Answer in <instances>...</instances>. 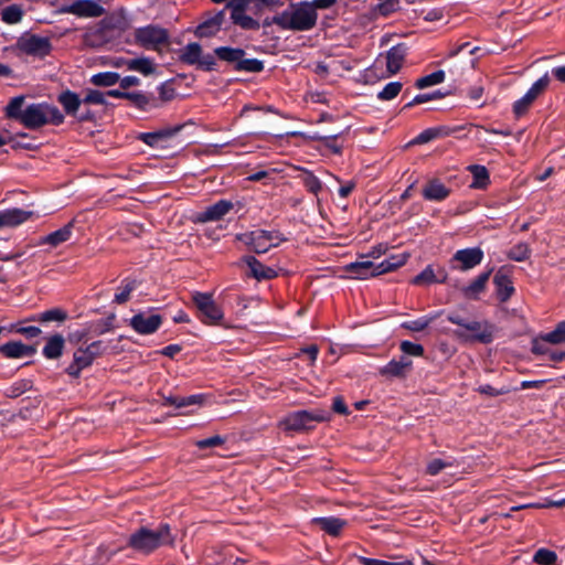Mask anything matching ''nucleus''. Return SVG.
Returning a JSON list of instances; mask_svg holds the SVG:
<instances>
[{
	"mask_svg": "<svg viewBox=\"0 0 565 565\" xmlns=\"http://www.w3.org/2000/svg\"><path fill=\"white\" fill-rule=\"evenodd\" d=\"M447 321L460 327L454 332L457 339L465 342H479L489 344L495 338V324L488 320H471L461 313L454 311L447 315Z\"/></svg>",
	"mask_w": 565,
	"mask_h": 565,
	"instance_id": "nucleus-1",
	"label": "nucleus"
},
{
	"mask_svg": "<svg viewBox=\"0 0 565 565\" xmlns=\"http://www.w3.org/2000/svg\"><path fill=\"white\" fill-rule=\"evenodd\" d=\"M174 536L169 523H160L156 531L140 527L132 532L127 546L142 553H151L162 545H173Z\"/></svg>",
	"mask_w": 565,
	"mask_h": 565,
	"instance_id": "nucleus-2",
	"label": "nucleus"
},
{
	"mask_svg": "<svg viewBox=\"0 0 565 565\" xmlns=\"http://www.w3.org/2000/svg\"><path fill=\"white\" fill-rule=\"evenodd\" d=\"M291 12L276 14L273 22L282 30L308 31L315 28L318 14L310 1L290 3Z\"/></svg>",
	"mask_w": 565,
	"mask_h": 565,
	"instance_id": "nucleus-3",
	"label": "nucleus"
},
{
	"mask_svg": "<svg viewBox=\"0 0 565 565\" xmlns=\"http://www.w3.org/2000/svg\"><path fill=\"white\" fill-rule=\"evenodd\" d=\"M330 419L331 413L328 409H298L287 413L280 425L286 431L302 433L313 429L318 423L329 422Z\"/></svg>",
	"mask_w": 565,
	"mask_h": 565,
	"instance_id": "nucleus-4",
	"label": "nucleus"
},
{
	"mask_svg": "<svg viewBox=\"0 0 565 565\" xmlns=\"http://www.w3.org/2000/svg\"><path fill=\"white\" fill-rule=\"evenodd\" d=\"M236 241L245 244L249 252L265 254L271 248H277L280 243L287 242L288 237L278 230L257 228L237 234Z\"/></svg>",
	"mask_w": 565,
	"mask_h": 565,
	"instance_id": "nucleus-5",
	"label": "nucleus"
},
{
	"mask_svg": "<svg viewBox=\"0 0 565 565\" xmlns=\"http://www.w3.org/2000/svg\"><path fill=\"white\" fill-rule=\"evenodd\" d=\"M180 78L182 77L173 76L171 79L161 83L158 87L159 96L141 90V111L152 113L159 110L174 98L185 96L186 93H182L177 87V82Z\"/></svg>",
	"mask_w": 565,
	"mask_h": 565,
	"instance_id": "nucleus-6",
	"label": "nucleus"
},
{
	"mask_svg": "<svg viewBox=\"0 0 565 565\" xmlns=\"http://www.w3.org/2000/svg\"><path fill=\"white\" fill-rule=\"evenodd\" d=\"M56 102L62 106L64 115L75 118L78 122H93L96 114L89 108H83V97L70 88L57 93Z\"/></svg>",
	"mask_w": 565,
	"mask_h": 565,
	"instance_id": "nucleus-7",
	"label": "nucleus"
},
{
	"mask_svg": "<svg viewBox=\"0 0 565 565\" xmlns=\"http://www.w3.org/2000/svg\"><path fill=\"white\" fill-rule=\"evenodd\" d=\"M192 302L198 309V317L202 323L209 326H220L224 321V310L216 305L213 294L194 292Z\"/></svg>",
	"mask_w": 565,
	"mask_h": 565,
	"instance_id": "nucleus-8",
	"label": "nucleus"
},
{
	"mask_svg": "<svg viewBox=\"0 0 565 565\" xmlns=\"http://www.w3.org/2000/svg\"><path fill=\"white\" fill-rule=\"evenodd\" d=\"M550 85V76L548 73H545L540 77L536 82L532 84V86L527 89V92L523 95L522 98L516 99L512 104V113L515 118H522L525 114L529 113L531 107L534 105L537 98L543 96L545 92L548 89Z\"/></svg>",
	"mask_w": 565,
	"mask_h": 565,
	"instance_id": "nucleus-9",
	"label": "nucleus"
},
{
	"mask_svg": "<svg viewBox=\"0 0 565 565\" xmlns=\"http://www.w3.org/2000/svg\"><path fill=\"white\" fill-rule=\"evenodd\" d=\"M214 54L223 61L236 63V71H263L264 62L257 58H244L245 51L241 47L218 46Z\"/></svg>",
	"mask_w": 565,
	"mask_h": 565,
	"instance_id": "nucleus-10",
	"label": "nucleus"
},
{
	"mask_svg": "<svg viewBox=\"0 0 565 565\" xmlns=\"http://www.w3.org/2000/svg\"><path fill=\"white\" fill-rule=\"evenodd\" d=\"M134 38L136 43L151 50H160V46L168 45L170 41L169 32L158 25L138 28L134 32Z\"/></svg>",
	"mask_w": 565,
	"mask_h": 565,
	"instance_id": "nucleus-11",
	"label": "nucleus"
},
{
	"mask_svg": "<svg viewBox=\"0 0 565 565\" xmlns=\"http://www.w3.org/2000/svg\"><path fill=\"white\" fill-rule=\"evenodd\" d=\"M24 96H17L10 100L6 107V116L10 119L18 120L24 127L35 128V104H30L24 107Z\"/></svg>",
	"mask_w": 565,
	"mask_h": 565,
	"instance_id": "nucleus-12",
	"label": "nucleus"
},
{
	"mask_svg": "<svg viewBox=\"0 0 565 565\" xmlns=\"http://www.w3.org/2000/svg\"><path fill=\"white\" fill-rule=\"evenodd\" d=\"M483 252L480 247L465 248L457 250L450 259L451 268L458 270H470L482 264Z\"/></svg>",
	"mask_w": 565,
	"mask_h": 565,
	"instance_id": "nucleus-13",
	"label": "nucleus"
},
{
	"mask_svg": "<svg viewBox=\"0 0 565 565\" xmlns=\"http://www.w3.org/2000/svg\"><path fill=\"white\" fill-rule=\"evenodd\" d=\"M60 12L74 14L79 18H97L105 13V9L95 0H76L62 6Z\"/></svg>",
	"mask_w": 565,
	"mask_h": 565,
	"instance_id": "nucleus-14",
	"label": "nucleus"
},
{
	"mask_svg": "<svg viewBox=\"0 0 565 565\" xmlns=\"http://www.w3.org/2000/svg\"><path fill=\"white\" fill-rule=\"evenodd\" d=\"M184 128L183 125L167 127L154 131H142L137 135V140L152 148H164L169 140Z\"/></svg>",
	"mask_w": 565,
	"mask_h": 565,
	"instance_id": "nucleus-15",
	"label": "nucleus"
},
{
	"mask_svg": "<svg viewBox=\"0 0 565 565\" xmlns=\"http://www.w3.org/2000/svg\"><path fill=\"white\" fill-rule=\"evenodd\" d=\"M162 323V316L159 313L147 315L138 312L130 319L132 329L142 335L153 334Z\"/></svg>",
	"mask_w": 565,
	"mask_h": 565,
	"instance_id": "nucleus-16",
	"label": "nucleus"
},
{
	"mask_svg": "<svg viewBox=\"0 0 565 565\" xmlns=\"http://www.w3.org/2000/svg\"><path fill=\"white\" fill-rule=\"evenodd\" d=\"M242 262H244V264L249 268V277L258 281L277 278V271L275 268L263 265L262 260L253 255L243 256Z\"/></svg>",
	"mask_w": 565,
	"mask_h": 565,
	"instance_id": "nucleus-17",
	"label": "nucleus"
},
{
	"mask_svg": "<svg viewBox=\"0 0 565 565\" xmlns=\"http://www.w3.org/2000/svg\"><path fill=\"white\" fill-rule=\"evenodd\" d=\"M493 285L495 296L501 302H507L515 294L513 281L504 268H500L495 271Z\"/></svg>",
	"mask_w": 565,
	"mask_h": 565,
	"instance_id": "nucleus-18",
	"label": "nucleus"
},
{
	"mask_svg": "<svg viewBox=\"0 0 565 565\" xmlns=\"http://www.w3.org/2000/svg\"><path fill=\"white\" fill-rule=\"evenodd\" d=\"M234 209V203L230 200H218L198 215L201 223L217 222Z\"/></svg>",
	"mask_w": 565,
	"mask_h": 565,
	"instance_id": "nucleus-19",
	"label": "nucleus"
},
{
	"mask_svg": "<svg viewBox=\"0 0 565 565\" xmlns=\"http://www.w3.org/2000/svg\"><path fill=\"white\" fill-rule=\"evenodd\" d=\"M448 279V273L445 267L428 265L416 277L413 278L414 285L445 284Z\"/></svg>",
	"mask_w": 565,
	"mask_h": 565,
	"instance_id": "nucleus-20",
	"label": "nucleus"
},
{
	"mask_svg": "<svg viewBox=\"0 0 565 565\" xmlns=\"http://www.w3.org/2000/svg\"><path fill=\"white\" fill-rule=\"evenodd\" d=\"M65 115L55 105L38 104V127L43 125L60 126L64 122Z\"/></svg>",
	"mask_w": 565,
	"mask_h": 565,
	"instance_id": "nucleus-21",
	"label": "nucleus"
},
{
	"mask_svg": "<svg viewBox=\"0 0 565 565\" xmlns=\"http://www.w3.org/2000/svg\"><path fill=\"white\" fill-rule=\"evenodd\" d=\"M379 264L373 263V260H356L347 266V271L351 274L354 279H367L371 277H379L381 271L377 268Z\"/></svg>",
	"mask_w": 565,
	"mask_h": 565,
	"instance_id": "nucleus-22",
	"label": "nucleus"
},
{
	"mask_svg": "<svg viewBox=\"0 0 565 565\" xmlns=\"http://www.w3.org/2000/svg\"><path fill=\"white\" fill-rule=\"evenodd\" d=\"M93 363L94 360L85 349L81 347L73 353V362L65 369L66 374L72 379H78L81 377L83 370L89 367Z\"/></svg>",
	"mask_w": 565,
	"mask_h": 565,
	"instance_id": "nucleus-23",
	"label": "nucleus"
},
{
	"mask_svg": "<svg viewBox=\"0 0 565 565\" xmlns=\"http://www.w3.org/2000/svg\"><path fill=\"white\" fill-rule=\"evenodd\" d=\"M225 19V10L218 11L214 13L212 17L205 19L200 22L195 34L201 39V36H212L217 33L223 26Z\"/></svg>",
	"mask_w": 565,
	"mask_h": 565,
	"instance_id": "nucleus-24",
	"label": "nucleus"
},
{
	"mask_svg": "<svg viewBox=\"0 0 565 565\" xmlns=\"http://www.w3.org/2000/svg\"><path fill=\"white\" fill-rule=\"evenodd\" d=\"M493 268L480 273L476 279L469 282V285L461 288L462 295L468 299H479L481 292L486 290L487 282L489 281Z\"/></svg>",
	"mask_w": 565,
	"mask_h": 565,
	"instance_id": "nucleus-25",
	"label": "nucleus"
},
{
	"mask_svg": "<svg viewBox=\"0 0 565 565\" xmlns=\"http://www.w3.org/2000/svg\"><path fill=\"white\" fill-rule=\"evenodd\" d=\"M32 216L31 211L22 209H9L0 211V230L4 227L18 226Z\"/></svg>",
	"mask_w": 565,
	"mask_h": 565,
	"instance_id": "nucleus-26",
	"label": "nucleus"
},
{
	"mask_svg": "<svg viewBox=\"0 0 565 565\" xmlns=\"http://www.w3.org/2000/svg\"><path fill=\"white\" fill-rule=\"evenodd\" d=\"M317 527L331 536H339L348 524V521L337 516L315 518L312 520Z\"/></svg>",
	"mask_w": 565,
	"mask_h": 565,
	"instance_id": "nucleus-27",
	"label": "nucleus"
},
{
	"mask_svg": "<svg viewBox=\"0 0 565 565\" xmlns=\"http://www.w3.org/2000/svg\"><path fill=\"white\" fill-rule=\"evenodd\" d=\"M73 223H68L61 228L51 232L49 235L38 239V246L49 245L51 248H56L57 245L70 241L72 236Z\"/></svg>",
	"mask_w": 565,
	"mask_h": 565,
	"instance_id": "nucleus-28",
	"label": "nucleus"
},
{
	"mask_svg": "<svg viewBox=\"0 0 565 565\" xmlns=\"http://www.w3.org/2000/svg\"><path fill=\"white\" fill-rule=\"evenodd\" d=\"M422 195L428 201H444L450 195V189L438 179H433L422 190Z\"/></svg>",
	"mask_w": 565,
	"mask_h": 565,
	"instance_id": "nucleus-29",
	"label": "nucleus"
},
{
	"mask_svg": "<svg viewBox=\"0 0 565 565\" xmlns=\"http://www.w3.org/2000/svg\"><path fill=\"white\" fill-rule=\"evenodd\" d=\"M34 349L32 345L23 344L20 341H11L0 345V353L9 359H23L31 356Z\"/></svg>",
	"mask_w": 565,
	"mask_h": 565,
	"instance_id": "nucleus-30",
	"label": "nucleus"
},
{
	"mask_svg": "<svg viewBox=\"0 0 565 565\" xmlns=\"http://www.w3.org/2000/svg\"><path fill=\"white\" fill-rule=\"evenodd\" d=\"M65 348V339L62 334H54L46 339L42 355L46 359H57L63 354Z\"/></svg>",
	"mask_w": 565,
	"mask_h": 565,
	"instance_id": "nucleus-31",
	"label": "nucleus"
},
{
	"mask_svg": "<svg viewBox=\"0 0 565 565\" xmlns=\"http://www.w3.org/2000/svg\"><path fill=\"white\" fill-rule=\"evenodd\" d=\"M343 134L344 130L332 135L313 132L312 135H309V139L321 142L331 153L340 156L342 153V145L339 143L338 140Z\"/></svg>",
	"mask_w": 565,
	"mask_h": 565,
	"instance_id": "nucleus-32",
	"label": "nucleus"
},
{
	"mask_svg": "<svg viewBox=\"0 0 565 565\" xmlns=\"http://www.w3.org/2000/svg\"><path fill=\"white\" fill-rule=\"evenodd\" d=\"M106 97L127 99L130 102L136 109L141 111V90H124L121 87L119 88H110L105 93Z\"/></svg>",
	"mask_w": 565,
	"mask_h": 565,
	"instance_id": "nucleus-33",
	"label": "nucleus"
},
{
	"mask_svg": "<svg viewBox=\"0 0 565 565\" xmlns=\"http://www.w3.org/2000/svg\"><path fill=\"white\" fill-rule=\"evenodd\" d=\"M456 130L457 129H455V128H449V127H445V126L427 128V129L420 131L416 136V139L414 140V142L415 143L430 142L431 140L444 138V136H448V135L455 132Z\"/></svg>",
	"mask_w": 565,
	"mask_h": 565,
	"instance_id": "nucleus-34",
	"label": "nucleus"
},
{
	"mask_svg": "<svg viewBox=\"0 0 565 565\" xmlns=\"http://www.w3.org/2000/svg\"><path fill=\"white\" fill-rule=\"evenodd\" d=\"M103 31H125L128 28V20L122 13H110L99 23Z\"/></svg>",
	"mask_w": 565,
	"mask_h": 565,
	"instance_id": "nucleus-35",
	"label": "nucleus"
},
{
	"mask_svg": "<svg viewBox=\"0 0 565 565\" xmlns=\"http://www.w3.org/2000/svg\"><path fill=\"white\" fill-rule=\"evenodd\" d=\"M386 71H401L405 62V49L402 45L392 46L385 57Z\"/></svg>",
	"mask_w": 565,
	"mask_h": 565,
	"instance_id": "nucleus-36",
	"label": "nucleus"
},
{
	"mask_svg": "<svg viewBox=\"0 0 565 565\" xmlns=\"http://www.w3.org/2000/svg\"><path fill=\"white\" fill-rule=\"evenodd\" d=\"M468 170L472 174L471 188L486 189L490 184V173L486 167L475 164L470 166Z\"/></svg>",
	"mask_w": 565,
	"mask_h": 565,
	"instance_id": "nucleus-37",
	"label": "nucleus"
},
{
	"mask_svg": "<svg viewBox=\"0 0 565 565\" xmlns=\"http://www.w3.org/2000/svg\"><path fill=\"white\" fill-rule=\"evenodd\" d=\"M482 52V49L479 46H471L469 43H463L459 45L454 54V56L459 58L468 60V67L476 68L478 54Z\"/></svg>",
	"mask_w": 565,
	"mask_h": 565,
	"instance_id": "nucleus-38",
	"label": "nucleus"
},
{
	"mask_svg": "<svg viewBox=\"0 0 565 565\" xmlns=\"http://www.w3.org/2000/svg\"><path fill=\"white\" fill-rule=\"evenodd\" d=\"M68 319V312L62 308H52L38 315V322L49 324L52 322L63 323Z\"/></svg>",
	"mask_w": 565,
	"mask_h": 565,
	"instance_id": "nucleus-39",
	"label": "nucleus"
},
{
	"mask_svg": "<svg viewBox=\"0 0 565 565\" xmlns=\"http://www.w3.org/2000/svg\"><path fill=\"white\" fill-rule=\"evenodd\" d=\"M458 467V462L454 457H446L445 459H439V457H436L435 459H431L427 466H426V475L430 477L438 476L441 470L445 468H452Z\"/></svg>",
	"mask_w": 565,
	"mask_h": 565,
	"instance_id": "nucleus-40",
	"label": "nucleus"
},
{
	"mask_svg": "<svg viewBox=\"0 0 565 565\" xmlns=\"http://www.w3.org/2000/svg\"><path fill=\"white\" fill-rule=\"evenodd\" d=\"M407 258V254L391 255L390 257L380 262V264L377 265V271H381V274L393 271L404 266V264H406Z\"/></svg>",
	"mask_w": 565,
	"mask_h": 565,
	"instance_id": "nucleus-41",
	"label": "nucleus"
},
{
	"mask_svg": "<svg viewBox=\"0 0 565 565\" xmlns=\"http://www.w3.org/2000/svg\"><path fill=\"white\" fill-rule=\"evenodd\" d=\"M139 281L130 278L121 280V285L118 287V292L114 297V301L117 303H124L130 299L132 291L139 286Z\"/></svg>",
	"mask_w": 565,
	"mask_h": 565,
	"instance_id": "nucleus-42",
	"label": "nucleus"
},
{
	"mask_svg": "<svg viewBox=\"0 0 565 565\" xmlns=\"http://www.w3.org/2000/svg\"><path fill=\"white\" fill-rule=\"evenodd\" d=\"M440 312H435L429 316H422L417 320L405 321L402 323V328L408 330L409 332H423L427 327H429L435 319L438 318Z\"/></svg>",
	"mask_w": 565,
	"mask_h": 565,
	"instance_id": "nucleus-43",
	"label": "nucleus"
},
{
	"mask_svg": "<svg viewBox=\"0 0 565 565\" xmlns=\"http://www.w3.org/2000/svg\"><path fill=\"white\" fill-rule=\"evenodd\" d=\"M447 90H443L440 88L433 90L431 93H419L416 97H414L411 102L406 103L404 109H409L418 104H424L431 100H437L445 98L447 96Z\"/></svg>",
	"mask_w": 565,
	"mask_h": 565,
	"instance_id": "nucleus-44",
	"label": "nucleus"
},
{
	"mask_svg": "<svg viewBox=\"0 0 565 565\" xmlns=\"http://www.w3.org/2000/svg\"><path fill=\"white\" fill-rule=\"evenodd\" d=\"M380 375L386 379H406L404 370L398 360H391L387 364L381 366Z\"/></svg>",
	"mask_w": 565,
	"mask_h": 565,
	"instance_id": "nucleus-45",
	"label": "nucleus"
},
{
	"mask_svg": "<svg viewBox=\"0 0 565 565\" xmlns=\"http://www.w3.org/2000/svg\"><path fill=\"white\" fill-rule=\"evenodd\" d=\"M83 107L87 105H106L105 93L96 88H86L82 96Z\"/></svg>",
	"mask_w": 565,
	"mask_h": 565,
	"instance_id": "nucleus-46",
	"label": "nucleus"
},
{
	"mask_svg": "<svg viewBox=\"0 0 565 565\" xmlns=\"http://www.w3.org/2000/svg\"><path fill=\"white\" fill-rule=\"evenodd\" d=\"M120 73H95L90 77V83L95 86L110 87L119 83Z\"/></svg>",
	"mask_w": 565,
	"mask_h": 565,
	"instance_id": "nucleus-47",
	"label": "nucleus"
},
{
	"mask_svg": "<svg viewBox=\"0 0 565 565\" xmlns=\"http://www.w3.org/2000/svg\"><path fill=\"white\" fill-rule=\"evenodd\" d=\"M557 561V553L545 547L536 550L533 555V562L539 565H555Z\"/></svg>",
	"mask_w": 565,
	"mask_h": 565,
	"instance_id": "nucleus-48",
	"label": "nucleus"
},
{
	"mask_svg": "<svg viewBox=\"0 0 565 565\" xmlns=\"http://www.w3.org/2000/svg\"><path fill=\"white\" fill-rule=\"evenodd\" d=\"M201 46L199 43H189L184 46L181 61L185 64L193 65L200 62Z\"/></svg>",
	"mask_w": 565,
	"mask_h": 565,
	"instance_id": "nucleus-49",
	"label": "nucleus"
},
{
	"mask_svg": "<svg viewBox=\"0 0 565 565\" xmlns=\"http://www.w3.org/2000/svg\"><path fill=\"white\" fill-rule=\"evenodd\" d=\"M532 254L530 245L524 242H520L513 245L508 252V258L516 262L527 259Z\"/></svg>",
	"mask_w": 565,
	"mask_h": 565,
	"instance_id": "nucleus-50",
	"label": "nucleus"
},
{
	"mask_svg": "<svg viewBox=\"0 0 565 565\" xmlns=\"http://www.w3.org/2000/svg\"><path fill=\"white\" fill-rule=\"evenodd\" d=\"M302 184L305 185L307 191L309 193H312L313 195H318L322 190V182L316 174H313L312 171L309 170H305L303 172Z\"/></svg>",
	"mask_w": 565,
	"mask_h": 565,
	"instance_id": "nucleus-51",
	"label": "nucleus"
},
{
	"mask_svg": "<svg viewBox=\"0 0 565 565\" xmlns=\"http://www.w3.org/2000/svg\"><path fill=\"white\" fill-rule=\"evenodd\" d=\"M231 18L236 25L244 30H257L259 28V22L250 15L245 14V12L231 14Z\"/></svg>",
	"mask_w": 565,
	"mask_h": 565,
	"instance_id": "nucleus-52",
	"label": "nucleus"
},
{
	"mask_svg": "<svg viewBox=\"0 0 565 565\" xmlns=\"http://www.w3.org/2000/svg\"><path fill=\"white\" fill-rule=\"evenodd\" d=\"M403 84L401 82H391L386 84L379 93L377 99L380 100H392L402 90Z\"/></svg>",
	"mask_w": 565,
	"mask_h": 565,
	"instance_id": "nucleus-53",
	"label": "nucleus"
},
{
	"mask_svg": "<svg viewBox=\"0 0 565 565\" xmlns=\"http://www.w3.org/2000/svg\"><path fill=\"white\" fill-rule=\"evenodd\" d=\"M445 82V73H429L428 75L419 77L415 86L419 89L429 86L438 85Z\"/></svg>",
	"mask_w": 565,
	"mask_h": 565,
	"instance_id": "nucleus-54",
	"label": "nucleus"
},
{
	"mask_svg": "<svg viewBox=\"0 0 565 565\" xmlns=\"http://www.w3.org/2000/svg\"><path fill=\"white\" fill-rule=\"evenodd\" d=\"M399 350L405 355H409V356H424L425 355V349H424L423 344L412 342L409 340L401 341Z\"/></svg>",
	"mask_w": 565,
	"mask_h": 565,
	"instance_id": "nucleus-55",
	"label": "nucleus"
},
{
	"mask_svg": "<svg viewBox=\"0 0 565 565\" xmlns=\"http://www.w3.org/2000/svg\"><path fill=\"white\" fill-rule=\"evenodd\" d=\"M22 15L23 11L17 4L9 6L1 12L2 20L9 24L18 23L22 19Z\"/></svg>",
	"mask_w": 565,
	"mask_h": 565,
	"instance_id": "nucleus-56",
	"label": "nucleus"
},
{
	"mask_svg": "<svg viewBox=\"0 0 565 565\" xmlns=\"http://www.w3.org/2000/svg\"><path fill=\"white\" fill-rule=\"evenodd\" d=\"M544 340L553 344L565 342V320L558 322L555 329L545 333Z\"/></svg>",
	"mask_w": 565,
	"mask_h": 565,
	"instance_id": "nucleus-57",
	"label": "nucleus"
},
{
	"mask_svg": "<svg viewBox=\"0 0 565 565\" xmlns=\"http://www.w3.org/2000/svg\"><path fill=\"white\" fill-rule=\"evenodd\" d=\"M17 49L24 54L33 55L35 53V35L24 34L17 43Z\"/></svg>",
	"mask_w": 565,
	"mask_h": 565,
	"instance_id": "nucleus-58",
	"label": "nucleus"
},
{
	"mask_svg": "<svg viewBox=\"0 0 565 565\" xmlns=\"http://www.w3.org/2000/svg\"><path fill=\"white\" fill-rule=\"evenodd\" d=\"M33 381L32 380H20L12 384V386L8 390V396L18 397L23 393L32 390Z\"/></svg>",
	"mask_w": 565,
	"mask_h": 565,
	"instance_id": "nucleus-59",
	"label": "nucleus"
},
{
	"mask_svg": "<svg viewBox=\"0 0 565 565\" xmlns=\"http://www.w3.org/2000/svg\"><path fill=\"white\" fill-rule=\"evenodd\" d=\"M128 71H153L152 63L147 58H130L126 62Z\"/></svg>",
	"mask_w": 565,
	"mask_h": 565,
	"instance_id": "nucleus-60",
	"label": "nucleus"
},
{
	"mask_svg": "<svg viewBox=\"0 0 565 565\" xmlns=\"http://www.w3.org/2000/svg\"><path fill=\"white\" fill-rule=\"evenodd\" d=\"M224 445V437L215 435L209 438L199 439L196 446L199 449L215 448Z\"/></svg>",
	"mask_w": 565,
	"mask_h": 565,
	"instance_id": "nucleus-61",
	"label": "nucleus"
},
{
	"mask_svg": "<svg viewBox=\"0 0 565 565\" xmlns=\"http://www.w3.org/2000/svg\"><path fill=\"white\" fill-rule=\"evenodd\" d=\"M548 344H550V342L545 341L544 334H541L539 338L533 340L532 352L536 355L541 354V355L548 356V352H550Z\"/></svg>",
	"mask_w": 565,
	"mask_h": 565,
	"instance_id": "nucleus-62",
	"label": "nucleus"
},
{
	"mask_svg": "<svg viewBox=\"0 0 565 565\" xmlns=\"http://www.w3.org/2000/svg\"><path fill=\"white\" fill-rule=\"evenodd\" d=\"M358 562L362 565H415L412 561H404V562H387L382 559H375V558H367L363 556L356 557Z\"/></svg>",
	"mask_w": 565,
	"mask_h": 565,
	"instance_id": "nucleus-63",
	"label": "nucleus"
},
{
	"mask_svg": "<svg viewBox=\"0 0 565 565\" xmlns=\"http://www.w3.org/2000/svg\"><path fill=\"white\" fill-rule=\"evenodd\" d=\"M477 392L482 395L499 396L508 394L509 391L508 388H505V386H502L501 388H495V386L491 384H481L478 386Z\"/></svg>",
	"mask_w": 565,
	"mask_h": 565,
	"instance_id": "nucleus-64",
	"label": "nucleus"
}]
</instances>
